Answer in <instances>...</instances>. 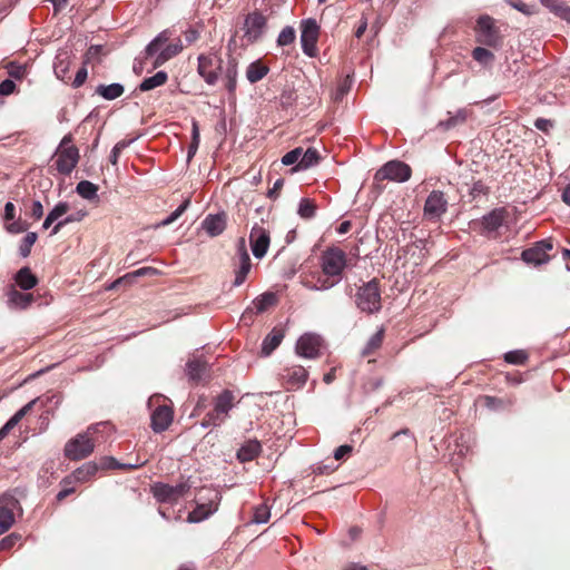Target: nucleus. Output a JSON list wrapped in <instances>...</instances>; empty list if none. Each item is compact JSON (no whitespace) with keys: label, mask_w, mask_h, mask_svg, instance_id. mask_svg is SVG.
Masks as SVG:
<instances>
[{"label":"nucleus","mask_w":570,"mask_h":570,"mask_svg":"<svg viewBox=\"0 0 570 570\" xmlns=\"http://www.w3.org/2000/svg\"><path fill=\"white\" fill-rule=\"evenodd\" d=\"M234 406V395L230 391L225 390L223 393H220L216 400L214 410L217 411V413L222 414V416H225L227 419L229 411Z\"/></svg>","instance_id":"nucleus-25"},{"label":"nucleus","mask_w":570,"mask_h":570,"mask_svg":"<svg viewBox=\"0 0 570 570\" xmlns=\"http://www.w3.org/2000/svg\"><path fill=\"white\" fill-rule=\"evenodd\" d=\"M189 199H186L180 204L167 218H165L159 225L160 226H167L171 223H174L176 219H178L183 213L188 208L189 206Z\"/></svg>","instance_id":"nucleus-44"},{"label":"nucleus","mask_w":570,"mask_h":570,"mask_svg":"<svg viewBox=\"0 0 570 570\" xmlns=\"http://www.w3.org/2000/svg\"><path fill=\"white\" fill-rule=\"evenodd\" d=\"M468 117V111L465 109H460L455 112L454 116L449 117V119L441 121V126L445 129H450L455 127L459 124H463Z\"/></svg>","instance_id":"nucleus-40"},{"label":"nucleus","mask_w":570,"mask_h":570,"mask_svg":"<svg viewBox=\"0 0 570 570\" xmlns=\"http://www.w3.org/2000/svg\"><path fill=\"white\" fill-rule=\"evenodd\" d=\"M16 83L11 79H6L0 83V95L8 96L14 91Z\"/></svg>","instance_id":"nucleus-60"},{"label":"nucleus","mask_w":570,"mask_h":570,"mask_svg":"<svg viewBox=\"0 0 570 570\" xmlns=\"http://www.w3.org/2000/svg\"><path fill=\"white\" fill-rule=\"evenodd\" d=\"M8 72L14 79H22L27 73V69L24 66L11 65Z\"/></svg>","instance_id":"nucleus-56"},{"label":"nucleus","mask_w":570,"mask_h":570,"mask_svg":"<svg viewBox=\"0 0 570 570\" xmlns=\"http://www.w3.org/2000/svg\"><path fill=\"white\" fill-rule=\"evenodd\" d=\"M158 274H159V271L157 268L148 266V267H141L131 273H128L127 278H130V281L132 283L137 277L155 276Z\"/></svg>","instance_id":"nucleus-48"},{"label":"nucleus","mask_w":570,"mask_h":570,"mask_svg":"<svg viewBox=\"0 0 570 570\" xmlns=\"http://www.w3.org/2000/svg\"><path fill=\"white\" fill-rule=\"evenodd\" d=\"M302 156V147L294 148L293 150L286 153L282 157V164L285 166L294 165L301 160Z\"/></svg>","instance_id":"nucleus-49"},{"label":"nucleus","mask_w":570,"mask_h":570,"mask_svg":"<svg viewBox=\"0 0 570 570\" xmlns=\"http://www.w3.org/2000/svg\"><path fill=\"white\" fill-rule=\"evenodd\" d=\"M504 216L503 208H495L482 217L481 226L485 232H495L503 224Z\"/></svg>","instance_id":"nucleus-22"},{"label":"nucleus","mask_w":570,"mask_h":570,"mask_svg":"<svg viewBox=\"0 0 570 570\" xmlns=\"http://www.w3.org/2000/svg\"><path fill=\"white\" fill-rule=\"evenodd\" d=\"M412 174L411 167L400 160H391L383 165L375 174L376 181L391 180L396 183H404L410 179Z\"/></svg>","instance_id":"nucleus-7"},{"label":"nucleus","mask_w":570,"mask_h":570,"mask_svg":"<svg viewBox=\"0 0 570 570\" xmlns=\"http://www.w3.org/2000/svg\"><path fill=\"white\" fill-rule=\"evenodd\" d=\"M32 295L31 294H24L17 289H11L8 294V303L11 306L19 307V308H26L30 305L32 302Z\"/></svg>","instance_id":"nucleus-33"},{"label":"nucleus","mask_w":570,"mask_h":570,"mask_svg":"<svg viewBox=\"0 0 570 570\" xmlns=\"http://www.w3.org/2000/svg\"><path fill=\"white\" fill-rule=\"evenodd\" d=\"M72 138L66 135L57 148L55 154L56 169L62 175H69L78 164L79 150L76 146L71 145Z\"/></svg>","instance_id":"nucleus-3"},{"label":"nucleus","mask_w":570,"mask_h":570,"mask_svg":"<svg viewBox=\"0 0 570 570\" xmlns=\"http://www.w3.org/2000/svg\"><path fill=\"white\" fill-rule=\"evenodd\" d=\"M271 518L269 508L266 504H261L255 508L254 515H253V522L257 524H263L268 522Z\"/></svg>","instance_id":"nucleus-42"},{"label":"nucleus","mask_w":570,"mask_h":570,"mask_svg":"<svg viewBox=\"0 0 570 570\" xmlns=\"http://www.w3.org/2000/svg\"><path fill=\"white\" fill-rule=\"evenodd\" d=\"M212 494L208 498V502H199L197 503L196 508L189 512L187 520L190 523H197L205 519H207L209 515H212L215 511H217L218 502H219V493L216 491H209Z\"/></svg>","instance_id":"nucleus-15"},{"label":"nucleus","mask_w":570,"mask_h":570,"mask_svg":"<svg viewBox=\"0 0 570 570\" xmlns=\"http://www.w3.org/2000/svg\"><path fill=\"white\" fill-rule=\"evenodd\" d=\"M127 144L125 141L117 142L110 154V163L116 165L118 161V157L124 148H126Z\"/></svg>","instance_id":"nucleus-59"},{"label":"nucleus","mask_w":570,"mask_h":570,"mask_svg":"<svg viewBox=\"0 0 570 570\" xmlns=\"http://www.w3.org/2000/svg\"><path fill=\"white\" fill-rule=\"evenodd\" d=\"M341 281L332 277H318L315 284H305V287L311 291H327L338 284Z\"/></svg>","instance_id":"nucleus-37"},{"label":"nucleus","mask_w":570,"mask_h":570,"mask_svg":"<svg viewBox=\"0 0 570 570\" xmlns=\"http://www.w3.org/2000/svg\"><path fill=\"white\" fill-rule=\"evenodd\" d=\"M478 40L487 46H497L499 42V35L497 29L490 32L480 33V36H478Z\"/></svg>","instance_id":"nucleus-52"},{"label":"nucleus","mask_w":570,"mask_h":570,"mask_svg":"<svg viewBox=\"0 0 570 570\" xmlns=\"http://www.w3.org/2000/svg\"><path fill=\"white\" fill-rule=\"evenodd\" d=\"M235 257H249V254H248V250H247V246H246V240H245L244 237H240L237 240V244H236V256Z\"/></svg>","instance_id":"nucleus-61"},{"label":"nucleus","mask_w":570,"mask_h":570,"mask_svg":"<svg viewBox=\"0 0 570 570\" xmlns=\"http://www.w3.org/2000/svg\"><path fill=\"white\" fill-rule=\"evenodd\" d=\"M76 191L79 196L87 200H92L98 197V186L89 180H81L77 184Z\"/></svg>","instance_id":"nucleus-34"},{"label":"nucleus","mask_w":570,"mask_h":570,"mask_svg":"<svg viewBox=\"0 0 570 570\" xmlns=\"http://www.w3.org/2000/svg\"><path fill=\"white\" fill-rule=\"evenodd\" d=\"M168 76L165 71H158L154 76L144 79L139 85L140 91H149L166 83Z\"/></svg>","instance_id":"nucleus-30"},{"label":"nucleus","mask_w":570,"mask_h":570,"mask_svg":"<svg viewBox=\"0 0 570 570\" xmlns=\"http://www.w3.org/2000/svg\"><path fill=\"white\" fill-rule=\"evenodd\" d=\"M448 210V199L443 191L432 190L424 204L423 215L428 220L438 222Z\"/></svg>","instance_id":"nucleus-8"},{"label":"nucleus","mask_w":570,"mask_h":570,"mask_svg":"<svg viewBox=\"0 0 570 570\" xmlns=\"http://www.w3.org/2000/svg\"><path fill=\"white\" fill-rule=\"evenodd\" d=\"M277 304V296L272 292H266L259 296H257L253 301V306L255 308L256 314H261L266 312L269 307Z\"/></svg>","instance_id":"nucleus-28"},{"label":"nucleus","mask_w":570,"mask_h":570,"mask_svg":"<svg viewBox=\"0 0 570 570\" xmlns=\"http://www.w3.org/2000/svg\"><path fill=\"white\" fill-rule=\"evenodd\" d=\"M493 30H495V28H494V21L491 17L481 16L478 19V29H476L478 36H480V33H485V32H490Z\"/></svg>","instance_id":"nucleus-45"},{"label":"nucleus","mask_w":570,"mask_h":570,"mask_svg":"<svg viewBox=\"0 0 570 570\" xmlns=\"http://www.w3.org/2000/svg\"><path fill=\"white\" fill-rule=\"evenodd\" d=\"M553 247L551 239L537 242L534 246L522 252V259L528 264L541 265L549 261L548 252Z\"/></svg>","instance_id":"nucleus-14"},{"label":"nucleus","mask_w":570,"mask_h":570,"mask_svg":"<svg viewBox=\"0 0 570 570\" xmlns=\"http://www.w3.org/2000/svg\"><path fill=\"white\" fill-rule=\"evenodd\" d=\"M323 340L314 333L303 334L296 342V354L304 358L314 360L321 355Z\"/></svg>","instance_id":"nucleus-9"},{"label":"nucleus","mask_w":570,"mask_h":570,"mask_svg":"<svg viewBox=\"0 0 570 570\" xmlns=\"http://www.w3.org/2000/svg\"><path fill=\"white\" fill-rule=\"evenodd\" d=\"M169 31H161L153 41L148 43V46L145 49L146 58L154 57L155 55H157L155 61L153 62V66L155 68L161 66L163 63L178 55L183 49L180 40H178L176 43H170L163 48L164 45L169 40Z\"/></svg>","instance_id":"nucleus-2"},{"label":"nucleus","mask_w":570,"mask_h":570,"mask_svg":"<svg viewBox=\"0 0 570 570\" xmlns=\"http://www.w3.org/2000/svg\"><path fill=\"white\" fill-rule=\"evenodd\" d=\"M86 216H87V212L86 210H78V212H76L73 214H70V215L66 216L63 219L57 222V224L53 226V228L51 230V235L58 234L60 232V229L65 225L70 224V223H75V222H80Z\"/></svg>","instance_id":"nucleus-36"},{"label":"nucleus","mask_w":570,"mask_h":570,"mask_svg":"<svg viewBox=\"0 0 570 570\" xmlns=\"http://www.w3.org/2000/svg\"><path fill=\"white\" fill-rule=\"evenodd\" d=\"M315 205L307 198H302L298 204V215L302 218L309 219L315 215Z\"/></svg>","instance_id":"nucleus-39"},{"label":"nucleus","mask_w":570,"mask_h":570,"mask_svg":"<svg viewBox=\"0 0 570 570\" xmlns=\"http://www.w3.org/2000/svg\"><path fill=\"white\" fill-rule=\"evenodd\" d=\"M207 419L210 421L213 426H219L226 420V417L222 416L220 413L218 414L216 410L207 413Z\"/></svg>","instance_id":"nucleus-62"},{"label":"nucleus","mask_w":570,"mask_h":570,"mask_svg":"<svg viewBox=\"0 0 570 570\" xmlns=\"http://www.w3.org/2000/svg\"><path fill=\"white\" fill-rule=\"evenodd\" d=\"M232 265L235 274L233 285L238 287L246 281V277L252 269V261L250 257H234Z\"/></svg>","instance_id":"nucleus-20"},{"label":"nucleus","mask_w":570,"mask_h":570,"mask_svg":"<svg viewBox=\"0 0 570 570\" xmlns=\"http://www.w3.org/2000/svg\"><path fill=\"white\" fill-rule=\"evenodd\" d=\"M509 3L517 9L518 11L530 16L534 13V9L531 6H528L527 3L520 1V0H509Z\"/></svg>","instance_id":"nucleus-55"},{"label":"nucleus","mask_w":570,"mask_h":570,"mask_svg":"<svg viewBox=\"0 0 570 570\" xmlns=\"http://www.w3.org/2000/svg\"><path fill=\"white\" fill-rule=\"evenodd\" d=\"M217 69H220V60L217 57L200 56L198 58V72L208 85L217 82Z\"/></svg>","instance_id":"nucleus-16"},{"label":"nucleus","mask_w":570,"mask_h":570,"mask_svg":"<svg viewBox=\"0 0 570 570\" xmlns=\"http://www.w3.org/2000/svg\"><path fill=\"white\" fill-rule=\"evenodd\" d=\"M282 377L287 389H301L307 381L308 372L302 365H293L284 370Z\"/></svg>","instance_id":"nucleus-17"},{"label":"nucleus","mask_w":570,"mask_h":570,"mask_svg":"<svg viewBox=\"0 0 570 570\" xmlns=\"http://www.w3.org/2000/svg\"><path fill=\"white\" fill-rule=\"evenodd\" d=\"M295 40V30L292 27H285L278 35L277 43L288 46Z\"/></svg>","instance_id":"nucleus-47"},{"label":"nucleus","mask_w":570,"mask_h":570,"mask_svg":"<svg viewBox=\"0 0 570 570\" xmlns=\"http://www.w3.org/2000/svg\"><path fill=\"white\" fill-rule=\"evenodd\" d=\"M107 422H100L90 425L86 432L79 433L73 439L69 440L65 446V455L70 460H81L89 456L95 449L92 435L97 433L100 428H107Z\"/></svg>","instance_id":"nucleus-1"},{"label":"nucleus","mask_w":570,"mask_h":570,"mask_svg":"<svg viewBox=\"0 0 570 570\" xmlns=\"http://www.w3.org/2000/svg\"><path fill=\"white\" fill-rule=\"evenodd\" d=\"M87 77H88L87 68H86V67H81V68L77 71V73H76V77H75V79H73V81H72V87H73V88H79V87H81V86L85 83V81H86Z\"/></svg>","instance_id":"nucleus-57"},{"label":"nucleus","mask_w":570,"mask_h":570,"mask_svg":"<svg viewBox=\"0 0 570 570\" xmlns=\"http://www.w3.org/2000/svg\"><path fill=\"white\" fill-rule=\"evenodd\" d=\"M261 449L258 441H249L238 450L237 458L242 462L252 461L259 454Z\"/></svg>","instance_id":"nucleus-29"},{"label":"nucleus","mask_w":570,"mask_h":570,"mask_svg":"<svg viewBox=\"0 0 570 570\" xmlns=\"http://www.w3.org/2000/svg\"><path fill=\"white\" fill-rule=\"evenodd\" d=\"M68 210L69 204L66 202H60L48 214L55 222H59V219L65 216Z\"/></svg>","instance_id":"nucleus-50"},{"label":"nucleus","mask_w":570,"mask_h":570,"mask_svg":"<svg viewBox=\"0 0 570 570\" xmlns=\"http://www.w3.org/2000/svg\"><path fill=\"white\" fill-rule=\"evenodd\" d=\"M174 413L170 406L160 405L151 414V429L156 433L166 431L173 422Z\"/></svg>","instance_id":"nucleus-18"},{"label":"nucleus","mask_w":570,"mask_h":570,"mask_svg":"<svg viewBox=\"0 0 570 570\" xmlns=\"http://www.w3.org/2000/svg\"><path fill=\"white\" fill-rule=\"evenodd\" d=\"M346 267V254L337 248L326 249L321 256V268L325 276L342 279V274Z\"/></svg>","instance_id":"nucleus-6"},{"label":"nucleus","mask_w":570,"mask_h":570,"mask_svg":"<svg viewBox=\"0 0 570 570\" xmlns=\"http://www.w3.org/2000/svg\"><path fill=\"white\" fill-rule=\"evenodd\" d=\"M249 243L253 255L258 259L263 258L266 255L271 244L269 232L264 227L255 224L252 227L249 234Z\"/></svg>","instance_id":"nucleus-12"},{"label":"nucleus","mask_w":570,"mask_h":570,"mask_svg":"<svg viewBox=\"0 0 570 570\" xmlns=\"http://www.w3.org/2000/svg\"><path fill=\"white\" fill-rule=\"evenodd\" d=\"M321 156L315 148H308L304 151L302 148L301 160L292 169V171L306 170L318 164Z\"/></svg>","instance_id":"nucleus-24"},{"label":"nucleus","mask_w":570,"mask_h":570,"mask_svg":"<svg viewBox=\"0 0 570 570\" xmlns=\"http://www.w3.org/2000/svg\"><path fill=\"white\" fill-rule=\"evenodd\" d=\"M190 489L191 484L188 480L181 481L175 485L157 482L151 487V493L158 502L175 504L184 498Z\"/></svg>","instance_id":"nucleus-5"},{"label":"nucleus","mask_w":570,"mask_h":570,"mask_svg":"<svg viewBox=\"0 0 570 570\" xmlns=\"http://www.w3.org/2000/svg\"><path fill=\"white\" fill-rule=\"evenodd\" d=\"M352 451H353L352 445H348V444L341 445L334 451V459L340 461V460L344 459L345 456H347L348 454H351Z\"/></svg>","instance_id":"nucleus-58"},{"label":"nucleus","mask_w":570,"mask_h":570,"mask_svg":"<svg viewBox=\"0 0 570 570\" xmlns=\"http://www.w3.org/2000/svg\"><path fill=\"white\" fill-rule=\"evenodd\" d=\"M225 73L228 79L227 87L232 91L235 88L237 76L236 63L234 61H228Z\"/></svg>","instance_id":"nucleus-53"},{"label":"nucleus","mask_w":570,"mask_h":570,"mask_svg":"<svg viewBox=\"0 0 570 570\" xmlns=\"http://www.w3.org/2000/svg\"><path fill=\"white\" fill-rule=\"evenodd\" d=\"M266 28V18L258 11H254L245 18L243 39L246 43L258 41Z\"/></svg>","instance_id":"nucleus-10"},{"label":"nucleus","mask_w":570,"mask_h":570,"mask_svg":"<svg viewBox=\"0 0 570 570\" xmlns=\"http://www.w3.org/2000/svg\"><path fill=\"white\" fill-rule=\"evenodd\" d=\"M540 2L556 16H558L559 10L563 7L559 4L557 0H540Z\"/></svg>","instance_id":"nucleus-64"},{"label":"nucleus","mask_w":570,"mask_h":570,"mask_svg":"<svg viewBox=\"0 0 570 570\" xmlns=\"http://www.w3.org/2000/svg\"><path fill=\"white\" fill-rule=\"evenodd\" d=\"M284 338V331L282 328L274 327L271 333L263 340L262 354L264 356L271 355L282 343Z\"/></svg>","instance_id":"nucleus-23"},{"label":"nucleus","mask_w":570,"mask_h":570,"mask_svg":"<svg viewBox=\"0 0 570 570\" xmlns=\"http://www.w3.org/2000/svg\"><path fill=\"white\" fill-rule=\"evenodd\" d=\"M19 501L10 494L0 497V535L7 532L14 523L13 511L18 508Z\"/></svg>","instance_id":"nucleus-13"},{"label":"nucleus","mask_w":570,"mask_h":570,"mask_svg":"<svg viewBox=\"0 0 570 570\" xmlns=\"http://www.w3.org/2000/svg\"><path fill=\"white\" fill-rule=\"evenodd\" d=\"M268 72V67L259 61L252 62L246 70V78L250 83L262 80Z\"/></svg>","instance_id":"nucleus-32"},{"label":"nucleus","mask_w":570,"mask_h":570,"mask_svg":"<svg viewBox=\"0 0 570 570\" xmlns=\"http://www.w3.org/2000/svg\"><path fill=\"white\" fill-rule=\"evenodd\" d=\"M37 234L33 232L28 233L19 246V253L22 257H28L31 253V247L37 240Z\"/></svg>","instance_id":"nucleus-38"},{"label":"nucleus","mask_w":570,"mask_h":570,"mask_svg":"<svg viewBox=\"0 0 570 570\" xmlns=\"http://www.w3.org/2000/svg\"><path fill=\"white\" fill-rule=\"evenodd\" d=\"M227 218L224 213L208 215L202 223L203 229L210 236L216 237L226 229Z\"/></svg>","instance_id":"nucleus-19"},{"label":"nucleus","mask_w":570,"mask_h":570,"mask_svg":"<svg viewBox=\"0 0 570 570\" xmlns=\"http://www.w3.org/2000/svg\"><path fill=\"white\" fill-rule=\"evenodd\" d=\"M473 59L482 65H489L493 61L494 56L493 53L482 47H476L472 52Z\"/></svg>","instance_id":"nucleus-41"},{"label":"nucleus","mask_w":570,"mask_h":570,"mask_svg":"<svg viewBox=\"0 0 570 570\" xmlns=\"http://www.w3.org/2000/svg\"><path fill=\"white\" fill-rule=\"evenodd\" d=\"M14 279L18 286L23 291L33 288L38 283L37 277L31 273L29 267L19 269Z\"/></svg>","instance_id":"nucleus-27"},{"label":"nucleus","mask_w":570,"mask_h":570,"mask_svg":"<svg viewBox=\"0 0 570 570\" xmlns=\"http://www.w3.org/2000/svg\"><path fill=\"white\" fill-rule=\"evenodd\" d=\"M17 540H18V535H16V534L7 535L6 538H3L0 541V550L10 549L11 547L14 546Z\"/></svg>","instance_id":"nucleus-63"},{"label":"nucleus","mask_w":570,"mask_h":570,"mask_svg":"<svg viewBox=\"0 0 570 570\" xmlns=\"http://www.w3.org/2000/svg\"><path fill=\"white\" fill-rule=\"evenodd\" d=\"M207 372V362L200 357H194L186 364V374L189 381L198 383Z\"/></svg>","instance_id":"nucleus-21"},{"label":"nucleus","mask_w":570,"mask_h":570,"mask_svg":"<svg viewBox=\"0 0 570 570\" xmlns=\"http://www.w3.org/2000/svg\"><path fill=\"white\" fill-rule=\"evenodd\" d=\"M384 338V330L380 328L375 334H373L370 340L367 341L366 345L362 350L361 354L362 356H368L374 351L381 347L382 342Z\"/></svg>","instance_id":"nucleus-35"},{"label":"nucleus","mask_w":570,"mask_h":570,"mask_svg":"<svg viewBox=\"0 0 570 570\" xmlns=\"http://www.w3.org/2000/svg\"><path fill=\"white\" fill-rule=\"evenodd\" d=\"M199 140H200V136H199L198 124L196 121H194L193 130H191V142L188 148V158H191L196 154L198 146H199Z\"/></svg>","instance_id":"nucleus-46"},{"label":"nucleus","mask_w":570,"mask_h":570,"mask_svg":"<svg viewBox=\"0 0 570 570\" xmlns=\"http://www.w3.org/2000/svg\"><path fill=\"white\" fill-rule=\"evenodd\" d=\"M95 92L106 100H114L119 98L125 92V88L119 82H114L110 85L101 83L96 88Z\"/></svg>","instance_id":"nucleus-26"},{"label":"nucleus","mask_w":570,"mask_h":570,"mask_svg":"<svg viewBox=\"0 0 570 570\" xmlns=\"http://www.w3.org/2000/svg\"><path fill=\"white\" fill-rule=\"evenodd\" d=\"M39 401H40L39 397L31 400L29 403H27L24 406H22L18 412H16L14 415L11 416V419L16 420L14 422L18 424L32 410V407Z\"/></svg>","instance_id":"nucleus-51"},{"label":"nucleus","mask_w":570,"mask_h":570,"mask_svg":"<svg viewBox=\"0 0 570 570\" xmlns=\"http://www.w3.org/2000/svg\"><path fill=\"white\" fill-rule=\"evenodd\" d=\"M320 27L314 19H307L301 26V43L304 53L313 57L316 52V41Z\"/></svg>","instance_id":"nucleus-11"},{"label":"nucleus","mask_w":570,"mask_h":570,"mask_svg":"<svg viewBox=\"0 0 570 570\" xmlns=\"http://www.w3.org/2000/svg\"><path fill=\"white\" fill-rule=\"evenodd\" d=\"M99 470V465L94 462H86L73 472V478L78 482H86L94 476Z\"/></svg>","instance_id":"nucleus-31"},{"label":"nucleus","mask_w":570,"mask_h":570,"mask_svg":"<svg viewBox=\"0 0 570 570\" xmlns=\"http://www.w3.org/2000/svg\"><path fill=\"white\" fill-rule=\"evenodd\" d=\"M351 88V81L348 80V78H346L345 80H343L335 89V91L333 92V99L335 101H340L343 99V97L348 92Z\"/></svg>","instance_id":"nucleus-54"},{"label":"nucleus","mask_w":570,"mask_h":570,"mask_svg":"<svg viewBox=\"0 0 570 570\" xmlns=\"http://www.w3.org/2000/svg\"><path fill=\"white\" fill-rule=\"evenodd\" d=\"M528 358V355L522 350L510 351L505 353L504 360L510 364H523Z\"/></svg>","instance_id":"nucleus-43"},{"label":"nucleus","mask_w":570,"mask_h":570,"mask_svg":"<svg viewBox=\"0 0 570 570\" xmlns=\"http://www.w3.org/2000/svg\"><path fill=\"white\" fill-rule=\"evenodd\" d=\"M356 306L364 313L373 314L381 309V289L379 282L372 279L361 286L356 293Z\"/></svg>","instance_id":"nucleus-4"}]
</instances>
